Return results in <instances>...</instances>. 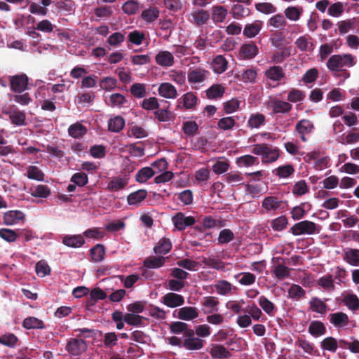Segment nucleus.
<instances>
[{"instance_id":"nucleus-1","label":"nucleus","mask_w":359,"mask_h":359,"mask_svg":"<svg viewBox=\"0 0 359 359\" xmlns=\"http://www.w3.org/2000/svg\"><path fill=\"white\" fill-rule=\"evenodd\" d=\"M356 65V57L351 53L335 54L331 55L327 60L326 67L328 70L336 75L345 69H349Z\"/></svg>"},{"instance_id":"nucleus-2","label":"nucleus","mask_w":359,"mask_h":359,"mask_svg":"<svg viewBox=\"0 0 359 359\" xmlns=\"http://www.w3.org/2000/svg\"><path fill=\"white\" fill-rule=\"evenodd\" d=\"M318 226L316 223L309 220H304L296 223L290 228V232L294 236L303 234L311 235L318 233Z\"/></svg>"},{"instance_id":"nucleus-3","label":"nucleus","mask_w":359,"mask_h":359,"mask_svg":"<svg viewBox=\"0 0 359 359\" xmlns=\"http://www.w3.org/2000/svg\"><path fill=\"white\" fill-rule=\"evenodd\" d=\"M88 348L87 343L83 339L71 338L65 346L66 351L72 357H79Z\"/></svg>"},{"instance_id":"nucleus-4","label":"nucleus","mask_w":359,"mask_h":359,"mask_svg":"<svg viewBox=\"0 0 359 359\" xmlns=\"http://www.w3.org/2000/svg\"><path fill=\"white\" fill-rule=\"evenodd\" d=\"M172 222L177 230L183 231L187 227L194 225L196 219L192 216H186L184 213L179 212L172 217Z\"/></svg>"},{"instance_id":"nucleus-5","label":"nucleus","mask_w":359,"mask_h":359,"mask_svg":"<svg viewBox=\"0 0 359 359\" xmlns=\"http://www.w3.org/2000/svg\"><path fill=\"white\" fill-rule=\"evenodd\" d=\"M210 74L209 71L202 67L189 69L187 74L188 81L189 83H201L207 80Z\"/></svg>"},{"instance_id":"nucleus-6","label":"nucleus","mask_w":359,"mask_h":359,"mask_svg":"<svg viewBox=\"0 0 359 359\" xmlns=\"http://www.w3.org/2000/svg\"><path fill=\"white\" fill-rule=\"evenodd\" d=\"M178 107L185 110H194L199 101L196 95L193 92L184 94L178 100Z\"/></svg>"},{"instance_id":"nucleus-7","label":"nucleus","mask_w":359,"mask_h":359,"mask_svg":"<svg viewBox=\"0 0 359 359\" xmlns=\"http://www.w3.org/2000/svg\"><path fill=\"white\" fill-rule=\"evenodd\" d=\"M10 84L13 92L21 93L27 88L28 77L25 74L11 76Z\"/></svg>"},{"instance_id":"nucleus-8","label":"nucleus","mask_w":359,"mask_h":359,"mask_svg":"<svg viewBox=\"0 0 359 359\" xmlns=\"http://www.w3.org/2000/svg\"><path fill=\"white\" fill-rule=\"evenodd\" d=\"M314 128L313 123L308 119H302L297 122L295 126V132L302 142L307 141L306 135H309Z\"/></svg>"},{"instance_id":"nucleus-9","label":"nucleus","mask_w":359,"mask_h":359,"mask_svg":"<svg viewBox=\"0 0 359 359\" xmlns=\"http://www.w3.org/2000/svg\"><path fill=\"white\" fill-rule=\"evenodd\" d=\"M259 52L257 46L252 41L243 43L239 50V57L243 60L254 58Z\"/></svg>"},{"instance_id":"nucleus-10","label":"nucleus","mask_w":359,"mask_h":359,"mask_svg":"<svg viewBox=\"0 0 359 359\" xmlns=\"http://www.w3.org/2000/svg\"><path fill=\"white\" fill-rule=\"evenodd\" d=\"M162 302L168 307L175 308L183 305L184 299L181 294L169 292L163 297Z\"/></svg>"},{"instance_id":"nucleus-11","label":"nucleus","mask_w":359,"mask_h":359,"mask_svg":"<svg viewBox=\"0 0 359 359\" xmlns=\"http://www.w3.org/2000/svg\"><path fill=\"white\" fill-rule=\"evenodd\" d=\"M327 300L328 299H325V301H323L317 297H313L309 302V309L313 312L318 313L320 315H325L329 310V307L325 303Z\"/></svg>"},{"instance_id":"nucleus-12","label":"nucleus","mask_w":359,"mask_h":359,"mask_svg":"<svg viewBox=\"0 0 359 359\" xmlns=\"http://www.w3.org/2000/svg\"><path fill=\"white\" fill-rule=\"evenodd\" d=\"M62 243L67 247L79 248L85 244V239L81 234L65 235L62 237Z\"/></svg>"},{"instance_id":"nucleus-13","label":"nucleus","mask_w":359,"mask_h":359,"mask_svg":"<svg viewBox=\"0 0 359 359\" xmlns=\"http://www.w3.org/2000/svg\"><path fill=\"white\" fill-rule=\"evenodd\" d=\"M199 312L197 308L184 306L177 310V318L182 320H192L198 317Z\"/></svg>"},{"instance_id":"nucleus-14","label":"nucleus","mask_w":359,"mask_h":359,"mask_svg":"<svg viewBox=\"0 0 359 359\" xmlns=\"http://www.w3.org/2000/svg\"><path fill=\"white\" fill-rule=\"evenodd\" d=\"M219 302L216 297H205L203 298V300L201 302L203 313L209 314L212 313L214 311H217L218 310L217 306L219 305Z\"/></svg>"},{"instance_id":"nucleus-15","label":"nucleus","mask_w":359,"mask_h":359,"mask_svg":"<svg viewBox=\"0 0 359 359\" xmlns=\"http://www.w3.org/2000/svg\"><path fill=\"white\" fill-rule=\"evenodd\" d=\"M158 92L160 96L168 99H175L177 96L176 88L168 82L162 83L158 87Z\"/></svg>"},{"instance_id":"nucleus-16","label":"nucleus","mask_w":359,"mask_h":359,"mask_svg":"<svg viewBox=\"0 0 359 359\" xmlns=\"http://www.w3.org/2000/svg\"><path fill=\"white\" fill-rule=\"evenodd\" d=\"M269 106L271 107L273 114H285L291 111L292 106L287 102L280 100L278 99L272 100Z\"/></svg>"},{"instance_id":"nucleus-17","label":"nucleus","mask_w":359,"mask_h":359,"mask_svg":"<svg viewBox=\"0 0 359 359\" xmlns=\"http://www.w3.org/2000/svg\"><path fill=\"white\" fill-rule=\"evenodd\" d=\"M156 62L161 67H171L175 60L172 54L168 50L160 51L155 57Z\"/></svg>"},{"instance_id":"nucleus-18","label":"nucleus","mask_w":359,"mask_h":359,"mask_svg":"<svg viewBox=\"0 0 359 359\" xmlns=\"http://www.w3.org/2000/svg\"><path fill=\"white\" fill-rule=\"evenodd\" d=\"M191 21L197 26H202L207 23L210 18L208 11L203 9L194 11L191 13Z\"/></svg>"},{"instance_id":"nucleus-19","label":"nucleus","mask_w":359,"mask_h":359,"mask_svg":"<svg viewBox=\"0 0 359 359\" xmlns=\"http://www.w3.org/2000/svg\"><path fill=\"white\" fill-rule=\"evenodd\" d=\"M330 322L334 327H345L349 323V318L344 312H337L330 314Z\"/></svg>"},{"instance_id":"nucleus-20","label":"nucleus","mask_w":359,"mask_h":359,"mask_svg":"<svg viewBox=\"0 0 359 359\" xmlns=\"http://www.w3.org/2000/svg\"><path fill=\"white\" fill-rule=\"evenodd\" d=\"M25 217L24 213L20 210H9L4 213V221L6 225L17 224Z\"/></svg>"},{"instance_id":"nucleus-21","label":"nucleus","mask_w":359,"mask_h":359,"mask_svg":"<svg viewBox=\"0 0 359 359\" xmlns=\"http://www.w3.org/2000/svg\"><path fill=\"white\" fill-rule=\"evenodd\" d=\"M312 37L309 35L301 36L294 41L295 46L300 51L306 52L313 50V43L311 41Z\"/></svg>"},{"instance_id":"nucleus-22","label":"nucleus","mask_w":359,"mask_h":359,"mask_svg":"<svg viewBox=\"0 0 359 359\" xmlns=\"http://www.w3.org/2000/svg\"><path fill=\"white\" fill-rule=\"evenodd\" d=\"M128 184V179L122 177H112L108 182L107 189L109 191H117L124 189Z\"/></svg>"},{"instance_id":"nucleus-23","label":"nucleus","mask_w":359,"mask_h":359,"mask_svg":"<svg viewBox=\"0 0 359 359\" xmlns=\"http://www.w3.org/2000/svg\"><path fill=\"white\" fill-rule=\"evenodd\" d=\"M283 201L276 196H267L262 201V207L267 211H275L280 208Z\"/></svg>"},{"instance_id":"nucleus-24","label":"nucleus","mask_w":359,"mask_h":359,"mask_svg":"<svg viewBox=\"0 0 359 359\" xmlns=\"http://www.w3.org/2000/svg\"><path fill=\"white\" fill-rule=\"evenodd\" d=\"M341 144H353L359 142V128H354L346 135H343L337 139Z\"/></svg>"},{"instance_id":"nucleus-25","label":"nucleus","mask_w":359,"mask_h":359,"mask_svg":"<svg viewBox=\"0 0 359 359\" xmlns=\"http://www.w3.org/2000/svg\"><path fill=\"white\" fill-rule=\"evenodd\" d=\"M211 66L215 73L220 74L226 70L228 62L223 55H218L212 60Z\"/></svg>"},{"instance_id":"nucleus-26","label":"nucleus","mask_w":359,"mask_h":359,"mask_svg":"<svg viewBox=\"0 0 359 359\" xmlns=\"http://www.w3.org/2000/svg\"><path fill=\"white\" fill-rule=\"evenodd\" d=\"M211 357L214 359H226L231 357V353L222 345L215 344L210 351Z\"/></svg>"},{"instance_id":"nucleus-27","label":"nucleus","mask_w":359,"mask_h":359,"mask_svg":"<svg viewBox=\"0 0 359 359\" xmlns=\"http://www.w3.org/2000/svg\"><path fill=\"white\" fill-rule=\"evenodd\" d=\"M205 344V341L198 337L185 339L183 341L182 347L189 351H197L201 349Z\"/></svg>"},{"instance_id":"nucleus-28","label":"nucleus","mask_w":359,"mask_h":359,"mask_svg":"<svg viewBox=\"0 0 359 359\" xmlns=\"http://www.w3.org/2000/svg\"><path fill=\"white\" fill-rule=\"evenodd\" d=\"M344 261L347 264L354 266H359V249L349 248L344 252Z\"/></svg>"},{"instance_id":"nucleus-29","label":"nucleus","mask_w":359,"mask_h":359,"mask_svg":"<svg viewBox=\"0 0 359 359\" xmlns=\"http://www.w3.org/2000/svg\"><path fill=\"white\" fill-rule=\"evenodd\" d=\"M225 92V88L220 84H213L205 90V95L209 100L221 98Z\"/></svg>"},{"instance_id":"nucleus-30","label":"nucleus","mask_w":359,"mask_h":359,"mask_svg":"<svg viewBox=\"0 0 359 359\" xmlns=\"http://www.w3.org/2000/svg\"><path fill=\"white\" fill-rule=\"evenodd\" d=\"M279 156V149L278 148H273L267 144V149L264 152L262 161L264 163H270L277 161Z\"/></svg>"},{"instance_id":"nucleus-31","label":"nucleus","mask_w":359,"mask_h":359,"mask_svg":"<svg viewBox=\"0 0 359 359\" xmlns=\"http://www.w3.org/2000/svg\"><path fill=\"white\" fill-rule=\"evenodd\" d=\"M125 126V119L121 116H116L108 121V130L113 133L121 132Z\"/></svg>"},{"instance_id":"nucleus-32","label":"nucleus","mask_w":359,"mask_h":359,"mask_svg":"<svg viewBox=\"0 0 359 359\" xmlns=\"http://www.w3.org/2000/svg\"><path fill=\"white\" fill-rule=\"evenodd\" d=\"M262 27V22L256 20L251 24H247L243 29V35L248 37L252 38L259 34Z\"/></svg>"},{"instance_id":"nucleus-33","label":"nucleus","mask_w":359,"mask_h":359,"mask_svg":"<svg viewBox=\"0 0 359 359\" xmlns=\"http://www.w3.org/2000/svg\"><path fill=\"white\" fill-rule=\"evenodd\" d=\"M265 76L273 81H280L285 77V73L280 66H273L265 72Z\"/></svg>"},{"instance_id":"nucleus-34","label":"nucleus","mask_w":359,"mask_h":359,"mask_svg":"<svg viewBox=\"0 0 359 359\" xmlns=\"http://www.w3.org/2000/svg\"><path fill=\"white\" fill-rule=\"evenodd\" d=\"M147 196V191L145 189H139L130 193L127 197V201L130 205H139L143 201Z\"/></svg>"},{"instance_id":"nucleus-35","label":"nucleus","mask_w":359,"mask_h":359,"mask_svg":"<svg viewBox=\"0 0 359 359\" xmlns=\"http://www.w3.org/2000/svg\"><path fill=\"white\" fill-rule=\"evenodd\" d=\"M211 11L212 19L215 23L223 22L228 13L227 10L222 6H214Z\"/></svg>"},{"instance_id":"nucleus-36","label":"nucleus","mask_w":359,"mask_h":359,"mask_svg":"<svg viewBox=\"0 0 359 359\" xmlns=\"http://www.w3.org/2000/svg\"><path fill=\"white\" fill-rule=\"evenodd\" d=\"M205 265L218 271H224L225 263L221 259L215 257H203L201 260Z\"/></svg>"},{"instance_id":"nucleus-37","label":"nucleus","mask_w":359,"mask_h":359,"mask_svg":"<svg viewBox=\"0 0 359 359\" xmlns=\"http://www.w3.org/2000/svg\"><path fill=\"white\" fill-rule=\"evenodd\" d=\"M156 172L152 168L144 167L137 171L135 175V180L140 183L146 182L151 179Z\"/></svg>"},{"instance_id":"nucleus-38","label":"nucleus","mask_w":359,"mask_h":359,"mask_svg":"<svg viewBox=\"0 0 359 359\" xmlns=\"http://www.w3.org/2000/svg\"><path fill=\"white\" fill-rule=\"evenodd\" d=\"M309 332L312 336L317 337L326 333V327L321 321L313 320L309 326Z\"/></svg>"},{"instance_id":"nucleus-39","label":"nucleus","mask_w":359,"mask_h":359,"mask_svg":"<svg viewBox=\"0 0 359 359\" xmlns=\"http://www.w3.org/2000/svg\"><path fill=\"white\" fill-rule=\"evenodd\" d=\"M159 16V11L155 6H149L141 13L142 19L147 23L154 22Z\"/></svg>"},{"instance_id":"nucleus-40","label":"nucleus","mask_w":359,"mask_h":359,"mask_svg":"<svg viewBox=\"0 0 359 359\" xmlns=\"http://www.w3.org/2000/svg\"><path fill=\"white\" fill-rule=\"evenodd\" d=\"M318 286L326 291L332 292L335 290L334 280L331 274L323 276L317 280Z\"/></svg>"},{"instance_id":"nucleus-41","label":"nucleus","mask_w":359,"mask_h":359,"mask_svg":"<svg viewBox=\"0 0 359 359\" xmlns=\"http://www.w3.org/2000/svg\"><path fill=\"white\" fill-rule=\"evenodd\" d=\"M214 287L218 294L226 296L231 293L233 285L227 280H219L215 283Z\"/></svg>"},{"instance_id":"nucleus-42","label":"nucleus","mask_w":359,"mask_h":359,"mask_svg":"<svg viewBox=\"0 0 359 359\" xmlns=\"http://www.w3.org/2000/svg\"><path fill=\"white\" fill-rule=\"evenodd\" d=\"M259 306L263 311L269 316H273L276 313V306L274 304L268 299L265 296H260L258 299Z\"/></svg>"},{"instance_id":"nucleus-43","label":"nucleus","mask_w":359,"mask_h":359,"mask_svg":"<svg viewBox=\"0 0 359 359\" xmlns=\"http://www.w3.org/2000/svg\"><path fill=\"white\" fill-rule=\"evenodd\" d=\"M172 248V243L169 238H162L154 248L156 254H167Z\"/></svg>"},{"instance_id":"nucleus-44","label":"nucleus","mask_w":359,"mask_h":359,"mask_svg":"<svg viewBox=\"0 0 359 359\" xmlns=\"http://www.w3.org/2000/svg\"><path fill=\"white\" fill-rule=\"evenodd\" d=\"M22 326L27 330L45 328V325L41 320L32 316L26 318L23 320Z\"/></svg>"},{"instance_id":"nucleus-45","label":"nucleus","mask_w":359,"mask_h":359,"mask_svg":"<svg viewBox=\"0 0 359 359\" xmlns=\"http://www.w3.org/2000/svg\"><path fill=\"white\" fill-rule=\"evenodd\" d=\"M87 133L86 128L79 123L72 124L68 129L69 135L74 138H81Z\"/></svg>"},{"instance_id":"nucleus-46","label":"nucleus","mask_w":359,"mask_h":359,"mask_svg":"<svg viewBox=\"0 0 359 359\" xmlns=\"http://www.w3.org/2000/svg\"><path fill=\"white\" fill-rule=\"evenodd\" d=\"M269 26L282 30L287 25L285 17L281 13L276 14L272 16L268 21Z\"/></svg>"},{"instance_id":"nucleus-47","label":"nucleus","mask_w":359,"mask_h":359,"mask_svg":"<svg viewBox=\"0 0 359 359\" xmlns=\"http://www.w3.org/2000/svg\"><path fill=\"white\" fill-rule=\"evenodd\" d=\"M294 168L292 165L287 164L279 166L273 170V173L280 178H287L292 175L294 172Z\"/></svg>"},{"instance_id":"nucleus-48","label":"nucleus","mask_w":359,"mask_h":359,"mask_svg":"<svg viewBox=\"0 0 359 359\" xmlns=\"http://www.w3.org/2000/svg\"><path fill=\"white\" fill-rule=\"evenodd\" d=\"M105 248L102 244H97L90 250V257L93 262H99L104 259Z\"/></svg>"},{"instance_id":"nucleus-49","label":"nucleus","mask_w":359,"mask_h":359,"mask_svg":"<svg viewBox=\"0 0 359 359\" xmlns=\"http://www.w3.org/2000/svg\"><path fill=\"white\" fill-rule=\"evenodd\" d=\"M165 259L163 257H149L144 259L143 265L149 269H156L162 266Z\"/></svg>"},{"instance_id":"nucleus-50","label":"nucleus","mask_w":359,"mask_h":359,"mask_svg":"<svg viewBox=\"0 0 359 359\" xmlns=\"http://www.w3.org/2000/svg\"><path fill=\"white\" fill-rule=\"evenodd\" d=\"M250 9L244 6L237 4L232 6L231 13L233 18L239 19L249 15Z\"/></svg>"},{"instance_id":"nucleus-51","label":"nucleus","mask_w":359,"mask_h":359,"mask_svg":"<svg viewBox=\"0 0 359 359\" xmlns=\"http://www.w3.org/2000/svg\"><path fill=\"white\" fill-rule=\"evenodd\" d=\"M291 47H284L280 51L275 52L271 56V62L278 64L283 62V60L290 57L291 55Z\"/></svg>"},{"instance_id":"nucleus-52","label":"nucleus","mask_w":359,"mask_h":359,"mask_svg":"<svg viewBox=\"0 0 359 359\" xmlns=\"http://www.w3.org/2000/svg\"><path fill=\"white\" fill-rule=\"evenodd\" d=\"M320 347L325 351L335 353L338 348L337 341L332 337H327L321 341Z\"/></svg>"},{"instance_id":"nucleus-53","label":"nucleus","mask_w":359,"mask_h":359,"mask_svg":"<svg viewBox=\"0 0 359 359\" xmlns=\"http://www.w3.org/2000/svg\"><path fill=\"white\" fill-rule=\"evenodd\" d=\"M182 130L187 136L193 137L198 133V126L196 121H185L182 124Z\"/></svg>"},{"instance_id":"nucleus-54","label":"nucleus","mask_w":359,"mask_h":359,"mask_svg":"<svg viewBox=\"0 0 359 359\" xmlns=\"http://www.w3.org/2000/svg\"><path fill=\"white\" fill-rule=\"evenodd\" d=\"M265 116L262 114L257 113L252 114L248 121V125L252 128H258L265 123Z\"/></svg>"},{"instance_id":"nucleus-55","label":"nucleus","mask_w":359,"mask_h":359,"mask_svg":"<svg viewBox=\"0 0 359 359\" xmlns=\"http://www.w3.org/2000/svg\"><path fill=\"white\" fill-rule=\"evenodd\" d=\"M290 269L281 264H278L273 267L271 272L273 275L279 280H283L290 276Z\"/></svg>"},{"instance_id":"nucleus-56","label":"nucleus","mask_w":359,"mask_h":359,"mask_svg":"<svg viewBox=\"0 0 359 359\" xmlns=\"http://www.w3.org/2000/svg\"><path fill=\"white\" fill-rule=\"evenodd\" d=\"M303 12L302 8H298L296 6H289L287 7L285 11V16L292 21H297Z\"/></svg>"},{"instance_id":"nucleus-57","label":"nucleus","mask_w":359,"mask_h":359,"mask_svg":"<svg viewBox=\"0 0 359 359\" xmlns=\"http://www.w3.org/2000/svg\"><path fill=\"white\" fill-rule=\"evenodd\" d=\"M355 18L347 19L338 22L337 26L339 28V33L344 34L348 33L350 30L355 28Z\"/></svg>"},{"instance_id":"nucleus-58","label":"nucleus","mask_w":359,"mask_h":359,"mask_svg":"<svg viewBox=\"0 0 359 359\" xmlns=\"http://www.w3.org/2000/svg\"><path fill=\"white\" fill-rule=\"evenodd\" d=\"M343 302L352 311H357L359 309V299L354 294H349L345 296L343 299Z\"/></svg>"},{"instance_id":"nucleus-59","label":"nucleus","mask_w":359,"mask_h":359,"mask_svg":"<svg viewBox=\"0 0 359 359\" xmlns=\"http://www.w3.org/2000/svg\"><path fill=\"white\" fill-rule=\"evenodd\" d=\"M236 125V120L233 116H226L220 118L217 122V128L222 130L233 129Z\"/></svg>"},{"instance_id":"nucleus-60","label":"nucleus","mask_w":359,"mask_h":359,"mask_svg":"<svg viewBox=\"0 0 359 359\" xmlns=\"http://www.w3.org/2000/svg\"><path fill=\"white\" fill-rule=\"evenodd\" d=\"M27 177L30 180L43 181L44 180L43 172L36 165H30L27 168Z\"/></svg>"},{"instance_id":"nucleus-61","label":"nucleus","mask_w":359,"mask_h":359,"mask_svg":"<svg viewBox=\"0 0 359 359\" xmlns=\"http://www.w3.org/2000/svg\"><path fill=\"white\" fill-rule=\"evenodd\" d=\"M241 277L238 280L240 284L243 285H250L255 283L256 276L250 272L240 273L235 276L236 278Z\"/></svg>"},{"instance_id":"nucleus-62","label":"nucleus","mask_w":359,"mask_h":359,"mask_svg":"<svg viewBox=\"0 0 359 359\" xmlns=\"http://www.w3.org/2000/svg\"><path fill=\"white\" fill-rule=\"evenodd\" d=\"M130 93L136 98H142L146 95V88L143 83H135L130 88Z\"/></svg>"},{"instance_id":"nucleus-63","label":"nucleus","mask_w":359,"mask_h":359,"mask_svg":"<svg viewBox=\"0 0 359 359\" xmlns=\"http://www.w3.org/2000/svg\"><path fill=\"white\" fill-rule=\"evenodd\" d=\"M234 233L229 229H224L220 231L218 236L219 244L229 243L234 239Z\"/></svg>"},{"instance_id":"nucleus-64","label":"nucleus","mask_w":359,"mask_h":359,"mask_svg":"<svg viewBox=\"0 0 359 359\" xmlns=\"http://www.w3.org/2000/svg\"><path fill=\"white\" fill-rule=\"evenodd\" d=\"M344 11V5L341 2L338 1L332 4L327 9L329 15L334 18H338L342 15Z\"/></svg>"}]
</instances>
